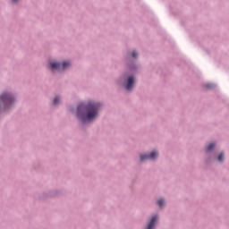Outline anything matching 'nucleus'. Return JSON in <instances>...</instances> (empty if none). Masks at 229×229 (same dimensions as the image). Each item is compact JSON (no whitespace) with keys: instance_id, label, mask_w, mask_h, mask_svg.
<instances>
[{"instance_id":"obj_6","label":"nucleus","mask_w":229,"mask_h":229,"mask_svg":"<svg viewBox=\"0 0 229 229\" xmlns=\"http://www.w3.org/2000/svg\"><path fill=\"white\" fill-rule=\"evenodd\" d=\"M157 219H158V216H153L151 218L147 229H154L155 228V223H157Z\"/></svg>"},{"instance_id":"obj_8","label":"nucleus","mask_w":229,"mask_h":229,"mask_svg":"<svg viewBox=\"0 0 229 229\" xmlns=\"http://www.w3.org/2000/svg\"><path fill=\"white\" fill-rule=\"evenodd\" d=\"M224 158H225V154H223V153L219 154L218 162H223Z\"/></svg>"},{"instance_id":"obj_1","label":"nucleus","mask_w":229,"mask_h":229,"mask_svg":"<svg viewBox=\"0 0 229 229\" xmlns=\"http://www.w3.org/2000/svg\"><path fill=\"white\" fill-rule=\"evenodd\" d=\"M99 106V103L96 102H89L88 105L81 104L77 109V115L81 119L82 123H85V121H94L98 117Z\"/></svg>"},{"instance_id":"obj_10","label":"nucleus","mask_w":229,"mask_h":229,"mask_svg":"<svg viewBox=\"0 0 229 229\" xmlns=\"http://www.w3.org/2000/svg\"><path fill=\"white\" fill-rule=\"evenodd\" d=\"M157 205L159 207H164V199H160L158 201H157Z\"/></svg>"},{"instance_id":"obj_11","label":"nucleus","mask_w":229,"mask_h":229,"mask_svg":"<svg viewBox=\"0 0 229 229\" xmlns=\"http://www.w3.org/2000/svg\"><path fill=\"white\" fill-rule=\"evenodd\" d=\"M137 56H139V54H137V52H132V57L137 58Z\"/></svg>"},{"instance_id":"obj_13","label":"nucleus","mask_w":229,"mask_h":229,"mask_svg":"<svg viewBox=\"0 0 229 229\" xmlns=\"http://www.w3.org/2000/svg\"><path fill=\"white\" fill-rule=\"evenodd\" d=\"M207 87H208V89H210V86L208 85Z\"/></svg>"},{"instance_id":"obj_7","label":"nucleus","mask_w":229,"mask_h":229,"mask_svg":"<svg viewBox=\"0 0 229 229\" xmlns=\"http://www.w3.org/2000/svg\"><path fill=\"white\" fill-rule=\"evenodd\" d=\"M216 146L215 143H210L208 148H207V151H212V149H214V147Z\"/></svg>"},{"instance_id":"obj_3","label":"nucleus","mask_w":229,"mask_h":229,"mask_svg":"<svg viewBox=\"0 0 229 229\" xmlns=\"http://www.w3.org/2000/svg\"><path fill=\"white\" fill-rule=\"evenodd\" d=\"M0 101H3V103L5 105V106H10L15 99L13 98V96L10 93H4L0 97Z\"/></svg>"},{"instance_id":"obj_12","label":"nucleus","mask_w":229,"mask_h":229,"mask_svg":"<svg viewBox=\"0 0 229 229\" xmlns=\"http://www.w3.org/2000/svg\"><path fill=\"white\" fill-rule=\"evenodd\" d=\"M13 3H17V1H19V0H13Z\"/></svg>"},{"instance_id":"obj_4","label":"nucleus","mask_w":229,"mask_h":229,"mask_svg":"<svg viewBox=\"0 0 229 229\" xmlns=\"http://www.w3.org/2000/svg\"><path fill=\"white\" fill-rule=\"evenodd\" d=\"M157 157H158V152L152 151L150 153V155L140 156V160H141V162H144V160H148L149 158H150V160H155V158H157Z\"/></svg>"},{"instance_id":"obj_5","label":"nucleus","mask_w":229,"mask_h":229,"mask_svg":"<svg viewBox=\"0 0 229 229\" xmlns=\"http://www.w3.org/2000/svg\"><path fill=\"white\" fill-rule=\"evenodd\" d=\"M133 83H135V80L133 79V77H129L127 81V85L125 86L126 90H131Z\"/></svg>"},{"instance_id":"obj_9","label":"nucleus","mask_w":229,"mask_h":229,"mask_svg":"<svg viewBox=\"0 0 229 229\" xmlns=\"http://www.w3.org/2000/svg\"><path fill=\"white\" fill-rule=\"evenodd\" d=\"M60 103V98L59 97H55L54 99V105H58Z\"/></svg>"},{"instance_id":"obj_2","label":"nucleus","mask_w":229,"mask_h":229,"mask_svg":"<svg viewBox=\"0 0 229 229\" xmlns=\"http://www.w3.org/2000/svg\"><path fill=\"white\" fill-rule=\"evenodd\" d=\"M50 66L52 71H65V69H69V67H71V63L64 62L63 64L60 63H50Z\"/></svg>"}]
</instances>
